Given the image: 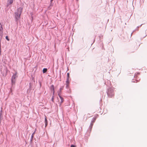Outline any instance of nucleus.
Returning a JSON list of instances; mask_svg holds the SVG:
<instances>
[{
    "label": "nucleus",
    "instance_id": "1",
    "mask_svg": "<svg viewBox=\"0 0 147 147\" xmlns=\"http://www.w3.org/2000/svg\"><path fill=\"white\" fill-rule=\"evenodd\" d=\"M22 8L20 7L18 8L17 11L15 13V18L16 21L19 20L20 18V15L22 11Z\"/></svg>",
    "mask_w": 147,
    "mask_h": 147
},
{
    "label": "nucleus",
    "instance_id": "2",
    "mask_svg": "<svg viewBox=\"0 0 147 147\" xmlns=\"http://www.w3.org/2000/svg\"><path fill=\"white\" fill-rule=\"evenodd\" d=\"M18 77L17 72H16L15 74H13L11 78V82L12 83L14 84L15 82L16 79Z\"/></svg>",
    "mask_w": 147,
    "mask_h": 147
},
{
    "label": "nucleus",
    "instance_id": "3",
    "mask_svg": "<svg viewBox=\"0 0 147 147\" xmlns=\"http://www.w3.org/2000/svg\"><path fill=\"white\" fill-rule=\"evenodd\" d=\"M3 28L2 25L0 23V34L2 33L3 32Z\"/></svg>",
    "mask_w": 147,
    "mask_h": 147
},
{
    "label": "nucleus",
    "instance_id": "4",
    "mask_svg": "<svg viewBox=\"0 0 147 147\" xmlns=\"http://www.w3.org/2000/svg\"><path fill=\"white\" fill-rule=\"evenodd\" d=\"M58 95L60 98L61 101H60V102L61 103L63 102L64 101V100L63 97H62L61 96L59 95V94H58Z\"/></svg>",
    "mask_w": 147,
    "mask_h": 147
},
{
    "label": "nucleus",
    "instance_id": "5",
    "mask_svg": "<svg viewBox=\"0 0 147 147\" xmlns=\"http://www.w3.org/2000/svg\"><path fill=\"white\" fill-rule=\"evenodd\" d=\"M45 127L47 126V118L45 116Z\"/></svg>",
    "mask_w": 147,
    "mask_h": 147
},
{
    "label": "nucleus",
    "instance_id": "6",
    "mask_svg": "<svg viewBox=\"0 0 147 147\" xmlns=\"http://www.w3.org/2000/svg\"><path fill=\"white\" fill-rule=\"evenodd\" d=\"M47 68H44L43 69V72L44 73L47 71Z\"/></svg>",
    "mask_w": 147,
    "mask_h": 147
},
{
    "label": "nucleus",
    "instance_id": "7",
    "mask_svg": "<svg viewBox=\"0 0 147 147\" xmlns=\"http://www.w3.org/2000/svg\"><path fill=\"white\" fill-rule=\"evenodd\" d=\"M66 84H69V79L67 78V80L66 81Z\"/></svg>",
    "mask_w": 147,
    "mask_h": 147
},
{
    "label": "nucleus",
    "instance_id": "8",
    "mask_svg": "<svg viewBox=\"0 0 147 147\" xmlns=\"http://www.w3.org/2000/svg\"><path fill=\"white\" fill-rule=\"evenodd\" d=\"M67 78L69 79V73H68L67 74Z\"/></svg>",
    "mask_w": 147,
    "mask_h": 147
},
{
    "label": "nucleus",
    "instance_id": "9",
    "mask_svg": "<svg viewBox=\"0 0 147 147\" xmlns=\"http://www.w3.org/2000/svg\"><path fill=\"white\" fill-rule=\"evenodd\" d=\"M51 86L52 87H53V95H54V86H53V85Z\"/></svg>",
    "mask_w": 147,
    "mask_h": 147
},
{
    "label": "nucleus",
    "instance_id": "10",
    "mask_svg": "<svg viewBox=\"0 0 147 147\" xmlns=\"http://www.w3.org/2000/svg\"><path fill=\"white\" fill-rule=\"evenodd\" d=\"M66 88H68L69 86V84H66Z\"/></svg>",
    "mask_w": 147,
    "mask_h": 147
},
{
    "label": "nucleus",
    "instance_id": "11",
    "mask_svg": "<svg viewBox=\"0 0 147 147\" xmlns=\"http://www.w3.org/2000/svg\"><path fill=\"white\" fill-rule=\"evenodd\" d=\"M34 134V133L32 134V138H33Z\"/></svg>",
    "mask_w": 147,
    "mask_h": 147
},
{
    "label": "nucleus",
    "instance_id": "12",
    "mask_svg": "<svg viewBox=\"0 0 147 147\" xmlns=\"http://www.w3.org/2000/svg\"><path fill=\"white\" fill-rule=\"evenodd\" d=\"M63 87H61L60 89V91H61L63 89Z\"/></svg>",
    "mask_w": 147,
    "mask_h": 147
},
{
    "label": "nucleus",
    "instance_id": "13",
    "mask_svg": "<svg viewBox=\"0 0 147 147\" xmlns=\"http://www.w3.org/2000/svg\"><path fill=\"white\" fill-rule=\"evenodd\" d=\"M71 147H76V146L73 145H71Z\"/></svg>",
    "mask_w": 147,
    "mask_h": 147
},
{
    "label": "nucleus",
    "instance_id": "14",
    "mask_svg": "<svg viewBox=\"0 0 147 147\" xmlns=\"http://www.w3.org/2000/svg\"><path fill=\"white\" fill-rule=\"evenodd\" d=\"M6 39H7L8 40H9V39L8 38V37L7 36H6Z\"/></svg>",
    "mask_w": 147,
    "mask_h": 147
},
{
    "label": "nucleus",
    "instance_id": "15",
    "mask_svg": "<svg viewBox=\"0 0 147 147\" xmlns=\"http://www.w3.org/2000/svg\"><path fill=\"white\" fill-rule=\"evenodd\" d=\"M52 101H53V100H54V97L53 96L52 97Z\"/></svg>",
    "mask_w": 147,
    "mask_h": 147
},
{
    "label": "nucleus",
    "instance_id": "16",
    "mask_svg": "<svg viewBox=\"0 0 147 147\" xmlns=\"http://www.w3.org/2000/svg\"><path fill=\"white\" fill-rule=\"evenodd\" d=\"M53 0H51V2H52Z\"/></svg>",
    "mask_w": 147,
    "mask_h": 147
},
{
    "label": "nucleus",
    "instance_id": "17",
    "mask_svg": "<svg viewBox=\"0 0 147 147\" xmlns=\"http://www.w3.org/2000/svg\"><path fill=\"white\" fill-rule=\"evenodd\" d=\"M147 35V34H146V35L145 36H146Z\"/></svg>",
    "mask_w": 147,
    "mask_h": 147
}]
</instances>
